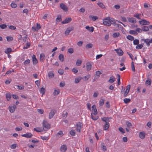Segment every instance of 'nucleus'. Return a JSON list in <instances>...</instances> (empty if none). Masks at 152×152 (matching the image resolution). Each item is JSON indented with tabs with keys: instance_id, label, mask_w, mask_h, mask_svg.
Masks as SVG:
<instances>
[{
	"instance_id": "nucleus-1",
	"label": "nucleus",
	"mask_w": 152,
	"mask_h": 152,
	"mask_svg": "<svg viewBox=\"0 0 152 152\" xmlns=\"http://www.w3.org/2000/svg\"><path fill=\"white\" fill-rule=\"evenodd\" d=\"M42 127L44 130L47 131L50 128V125L47 121L44 120L42 122Z\"/></svg>"
},
{
	"instance_id": "nucleus-2",
	"label": "nucleus",
	"mask_w": 152,
	"mask_h": 152,
	"mask_svg": "<svg viewBox=\"0 0 152 152\" xmlns=\"http://www.w3.org/2000/svg\"><path fill=\"white\" fill-rule=\"evenodd\" d=\"M111 21H112V20H111L110 18L107 17L104 19V20L103 22V23L105 25L109 26L112 24Z\"/></svg>"
},
{
	"instance_id": "nucleus-3",
	"label": "nucleus",
	"mask_w": 152,
	"mask_h": 152,
	"mask_svg": "<svg viewBox=\"0 0 152 152\" xmlns=\"http://www.w3.org/2000/svg\"><path fill=\"white\" fill-rule=\"evenodd\" d=\"M140 24L141 25H148L150 24V22L145 19H142L139 21Z\"/></svg>"
},
{
	"instance_id": "nucleus-4",
	"label": "nucleus",
	"mask_w": 152,
	"mask_h": 152,
	"mask_svg": "<svg viewBox=\"0 0 152 152\" xmlns=\"http://www.w3.org/2000/svg\"><path fill=\"white\" fill-rule=\"evenodd\" d=\"M56 110L55 109L52 110L49 114V118L50 119L53 116L55 113H56Z\"/></svg>"
},
{
	"instance_id": "nucleus-5",
	"label": "nucleus",
	"mask_w": 152,
	"mask_h": 152,
	"mask_svg": "<svg viewBox=\"0 0 152 152\" xmlns=\"http://www.w3.org/2000/svg\"><path fill=\"white\" fill-rule=\"evenodd\" d=\"M72 20V19L70 17H67L64 20H63L62 22V23L65 24L70 23Z\"/></svg>"
},
{
	"instance_id": "nucleus-6",
	"label": "nucleus",
	"mask_w": 152,
	"mask_h": 152,
	"mask_svg": "<svg viewBox=\"0 0 152 152\" xmlns=\"http://www.w3.org/2000/svg\"><path fill=\"white\" fill-rule=\"evenodd\" d=\"M74 28L73 27H70L67 28L65 32V34L66 35H68L69 34L70 32L74 30Z\"/></svg>"
},
{
	"instance_id": "nucleus-7",
	"label": "nucleus",
	"mask_w": 152,
	"mask_h": 152,
	"mask_svg": "<svg viewBox=\"0 0 152 152\" xmlns=\"http://www.w3.org/2000/svg\"><path fill=\"white\" fill-rule=\"evenodd\" d=\"M83 126V124L79 122L76 125V130L77 132H80V129Z\"/></svg>"
},
{
	"instance_id": "nucleus-8",
	"label": "nucleus",
	"mask_w": 152,
	"mask_h": 152,
	"mask_svg": "<svg viewBox=\"0 0 152 152\" xmlns=\"http://www.w3.org/2000/svg\"><path fill=\"white\" fill-rule=\"evenodd\" d=\"M60 7L65 12H67L68 10V7L65 4L61 3L60 4Z\"/></svg>"
},
{
	"instance_id": "nucleus-9",
	"label": "nucleus",
	"mask_w": 152,
	"mask_h": 152,
	"mask_svg": "<svg viewBox=\"0 0 152 152\" xmlns=\"http://www.w3.org/2000/svg\"><path fill=\"white\" fill-rule=\"evenodd\" d=\"M16 108V106L14 104L12 106H9V109L11 113H13L15 111Z\"/></svg>"
},
{
	"instance_id": "nucleus-10",
	"label": "nucleus",
	"mask_w": 152,
	"mask_h": 152,
	"mask_svg": "<svg viewBox=\"0 0 152 152\" xmlns=\"http://www.w3.org/2000/svg\"><path fill=\"white\" fill-rule=\"evenodd\" d=\"M127 19L128 21L130 23H135L136 22V20L134 18L129 17L127 18Z\"/></svg>"
},
{
	"instance_id": "nucleus-11",
	"label": "nucleus",
	"mask_w": 152,
	"mask_h": 152,
	"mask_svg": "<svg viewBox=\"0 0 152 152\" xmlns=\"http://www.w3.org/2000/svg\"><path fill=\"white\" fill-rule=\"evenodd\" d=\"M67 149V147L66 145H62L60 148V151L61 152H65Z\"/></svg>"
},
{
	"instance_id": "nucleus-12",
	"label": "nucleus",
	"mask_w": 152,
	"mask_h": 152,
	"mask_svg": "<svg viewBox=\"0 0 152 152\" xmlns=\"http://www.w3.org/2000/svg\"><path fill=\"white\" fill-rule=\"evenodd\" d=\"M92 111H93L94 112V113H93V114L95 115H96L97 114V109L96 108V107L95 105H93L92 107Z\"/></svg>"
},
{
	"instance_id": "nucleus-13",
	"label": "nucleus",
	"mask_w": 152,
	"mask_h": 152,
	"mask_svg": "<svg viewBox=\"0 0 152 152\" xmlns=\"http://www.w3.org/2000/svg\"><path fill=\"white\" fill-rule=\"evenodd\" d=\"M115 50L116 51L118 55L119 56H121L123 54V52L122 50L120 49H115Z\"/></svg>"
},
{
	"instance_id": "nucleus-14",
	"label": "nucleus",
	"mask_w": 152,
	"mask_h": 152,
	"mask_svg": "<svg viewBox=\"0 0 152 152\" xmlns=\"http://www.w3.org/2000/svg\"><path fill=\"white\" fill-rule=\"evenodd\" d=\"M21 136L23 137H25L27 138H29L31 137L32 136V135L30 133H28L22 135Z\"/></svg>"
},
{
	"instance_id": "nucleus-15",
	"label": "nucleus",
	"mask_w": 152,
	"mask_h": 152,
	"mask_svg": "<svg viewBox=\"0 0 152 152\" xmlns=\"http://www.w3.org/2000/svg\"><path fill=\"white\" fill-rule=\"evenodd\" d=\"M32 61L34 64H36L38 62L36 58V56L34 54L32 56Z\"/></svg>"
},
{
	"instance_id": "nucleus-16",
	"label": "nucleus",
	"mask_w": 152,
	"mask_h": 152,
	"mask_svg": "<svg viewBox=\"0 0 152 152\" xmlns=\"http://www.w3.org/2000/svg\"><path fill=\"white\" fill-rule=\"evenodd\" d=\"M40 60L41 62H43L44 60L45 59V56L44 53L40 54L39 57Z\"/></svg>"
},
{
	"instance_id": "nucleus-17",
	"label": "nucleus",
	"mask_w": 152,
	"mask_h": 152,
	"mask_svg": "<svg viewBox=\"0 0 152 152\" xmlns=\"http://www.w3.org/2000/svg\"><path fill=\"white\" fill-rule=\"evenodd\" d=\"M86 28L88 30L91 32H92L94 31V28L93 27H89L88 26H87L86 27Z\"/></svg>"
},
{
	"instance_id": "nucleus-18",
	"label": "nucleus",
	"mask_w": 152,
	"mask_h": 152,
	"mask_svg": "<svg viewBox=\"0 0 152 152\" xmlns=\"http://www.w3.org/2000/svg\"><path fill=\"white\" fill-rule=\"evenodd\" d=\"M101 120L103 121H104L106 123H108V122L110 121L109 119H108V118L106 117H104L103 118H101Z\"/></svg>"
},
{
	"instance_id": "nucleus-19",
	"label": "nucleus",
	"mask_w": 152,
	"mask_h": 152,
	"mask_svg": "<svg viewBox=\"0 0 152 152\" xmlns=\"http://www.w3.org/2000/svg\"><path fill=\"white\" fill-rule=\"evenodd\" d=\"M64 135V134L62 131H59L56 134V136L57 137H62Z\"/></svg>"
},
{
	"instance_id": "nucleus-20",
	"label": "nucleus",
	"mask_w": 152,
	"mask_h": 152,
	"mask_svg": "<svg viewBox=\"0 0 152 152\" xmlns=\"http://www.w3.org/2000/svg\"><path fill=\"white\" fill-rule=\"evenodd\" d=\"M144 41V42L146 43V44L148 46H149L150 45V43L149 42V39H142L141 41Z\"/></svg>"
},
{
	"instance_id": "nucleus-21",
	"label": "nucleus",
	"mask_w": 152,
	"mask_h": 152,
	"mask_svg": "<svg viewBox=\"0 0 152 152\" xmlns=\"http://www.w3.org/2000/svg\"><path fill=\"white\" fill-rule=\"evenodd\" d=\"M91 68V64L89 63H88L86 64V69L87 71H90Z\"/></svg>"
},
{
	"instance_id": "nucleus-22",
	"label": "nucleus",
	"mask_w": 152,
	"mask_h": 152,
	"mask_svg": "<svg viewBox=\"0 0 152 152\" xmlns=\"http://www.w3.org/2000/svg\"><path fill=\"white\" fill-rule=\"evenodd\" d=\"M115 78L113 76H112L110 77L108 82L110 83H113L115 80Z\"/></svg>"
},
{
	"instance_id": "nucleus-23",
	"label": "nucleus",
	"mask_w": 152,
	"mask_h": 152,
	"mask_svg": "<svg viewBox=\"0 0 152 152\" xmlns=\"http://www.w3.org/2000/svg\"><path fill=\"white\" fill-rule=\"evenodd\" d=\"M59 60L61 62H63L64 61V56L62 54H60L58 56Z\"/></svg>"
},
{
	"instance_id": "nucleus-24",
	"label": "nucleus",
	"mask_w": 152,
	"mask_h": 152,
	"mask_svg": "<svg viewBox=\"0 0 152 152\" xmlns=\"http://www.w3.org/2000/svg\"><path fill=\"white\" fill-rule=\"evenodd\" d=\"M110 126V124L109 122L108 123H106L104 126V130H106L108 129Z\"/></svg>"
},
{
	"instance_id": "nucleus-25",
	"label": "nucleus",
	"mask_w": 152,
	"mask_h": 152,
	"mask_svg": "<svg viewBox=\"0 0 152 152\" xmlns=\"http://www.w3.org/2000/svg\"><path fill=\"white\" fill-rule=\"evenodd\" d=\"M133 16L138 19H140L141 17V15L140 14L137 13L134 15Z\"/></svg>"
},
{
	"instance_id": "nucleus-26",
	"label": "nucleus",
	"mask_w": 152,
	"mask_h": 152,
	"mask_svg": "<svg viewBox=\"0 0 152 152\" xmlns=\"http://www.w3.org/2000/svg\"><path fill=\"white\" fill-rule=\"evenodd\" d=\"M145 136V134L142 132H140V133L139 136L140 138L142 139H144Z\"/></svg>"
},
{
	"instance_id": "nucleus-27",
	"label": "nucleus",
	"mask_w": 152,
	"mask_h": 152,
	"mask_svg": "<svg viewBox=\"0 0 152 152\" xmlns=\"http://www.w3.org/2000/svg\"><path fill=\"white\" fill-rule=\"evenodd\" d=\"M149 30V28L147 26H143L142 28V30L144 31H148Z\"/></svg>"
},
{
	"instance_id": "nucleus-28",
	"label": "nucleus",
	"mask_w": 152,
	"mask_h": 152,
	"mask_svg": "<svg viewBox=\"0 0 152 152\" xmlns=\"http://www.w3.org/2000/svg\"><path fill=\"white\" fill-rule=\"evenodd\" d=\"M6 99L8 101H9L11 98V95L9 93H6Z\"/></svg>"
},
{
	"instance_id": "nucleus-29",
	"label": "nucleus",
	"mask_w": 152,
	"mask_h": 152,
	"mask_svg": "<svg viewBox=\"0 0 152 152\" xmlns=\"http://www.w3.org/2000/svg\"><path fill=\"white\" fill-rule=\"evenodd\" d=\"M104 100L101 99L99 102V104L100 106H102L103 105L104 103Z\"/></svg>"
},
{
	"instance_id": "nucleus-30",
	"label": "nucleus",
	"mask_w": 152,
	"mask_h": 152,
	"mask_svg": "<svg viewBox=\"0 0 152 152\" xmlns=\"http://www.w3.org/2000/svg\"><path fill=\"white\" fill-rule=\"evenodd\" d=\"M129 33L130 34H135L137 35L138 34V33L137 32H136V30H131L129 31Z\"/></svg>"
},
{
	"instance_id": "nucleus-31",
	"label": "nucleus",
	"mask_w": 152,
	"mask_h": 152,
	"mask_svg": "<svg viewBox=\"0 0 152 152\" xmlns=\"http://www.w3.org/2000/svg\"><path fill=\"white\" fill-rule=\"evenodd\" d=\"M143 44L144 43H143L142 44H141L139 45L138 44L136 46V48L137 49H141L143 47Z\"/></svg>"
},
{
	"instance_id": "nucleus-32",
	"label": "nucleus",
	"mask_w": 152,
	"mask_h": 152,
	"mask_svg": "<svg viewBox=\"0 0 152 152\" xmlns=\"http://www.w3.org/2000/svg\"><path fill=\"white\" fill-rule=\"evenodd\" d=\"M48 76L49 78H52L54 76V74L53 72H50L48 73Z\"/></svg>"
},
{
	"instance_id": "nucleus-33",
	"label": "nucleus",
	"mask_w": 152,
	"mask_h": 152,
	"mask_svg": "<svg viewBox=\"0 0 152 152\" xmlns=\"http://www.w3.org/2000/svg\"><path fill=\"white\" fill-rule=\"evenodd\" d=\"M89 18H91L93 21H95L96 20L98 19V17L97 16H92L91 15L89 16Z\"/></svg>"
},
{
	"instance_id": "nucleus-34",
	"label": "nucleus",
	"mask_w": 152,
	"mask_h": 152,
	"mask_svg": "<svg viewBox=\"0 0 152 152\" xmlns=\"http://www.w3.org/2000/svg\"><path fill=\"white\" fill-rule=\"evenodd\" d=\"M34 130L38 132H41L42 131L40 128L37 127L34 129Z\"/></svg>"
},
{
	"instance_id": "nucleus-35",
	"label": "nucleus",
	"mask_w": 152,
	"mask_h": 152,
	"mask_svg": "<svg viewBox=\"0 0 152 152\" xmlns=\"http://www.w3.org/2000/svg\"><path fill=\"white\" fill-rule=\"evenodd\" d=\"M126 38L128 39L131 41L134 40V37L131 35H128L127 36Z\"/></svg>"
},
{
	"instance_id": "nucleus-36",
	"label": "nucleus",
	"mask_w": 152,
	"mask_h": 152,
	"mask_svg": "<svg viewBox=\"0 0 152 152\" xmlns=\"http://www.w3.org/2000/svg\"><path fill=\"white\" fill-rule=\"evenodd\" d=\"M82 61L81 60L77 59L76 63V65L78 66H80L82 64Z\"/></svg>"
},
{
	"instance_id": "nucleus-37",
	"label": "nucleus",
	"mask_w": 152,
	"mask_h": 152,
	"mask_svg": "<svg viewBox=\"0 0 152 152\" xmlns=\"http://www.w3.org/2000/svg\"><path fill=\"white\" fill-rule=\"evenodd\" d=\"M124 102L126 104H127L131 101V99H130L125 98L124 99Z\"/></svg>"
},
{
	"instance_id": "nucleus-38",
	"label": "nucleus",
	"mask_w": 152,
	"mask_h": 152,
	"mask_svg": "<svg viewBox=\"0 0 152 152\" xmlns=\"http://www.w3.org/2000/svg\"><path fill=\"white\" fill-rule=\"evenodd\" d=\"M97 4L99 6V7L102 8H105V6L101 2H99L97 3Z\"/></svg>"
},
{
	"instance_id": "nucleus-39",
	"label": "nucleus",
	"mask_w": 152,
	"mask_h": 152,
	"mask_svg": "<svg viewBox=\"0 0 152 152\" xmlns=\"http://www.w3.org/2000/svg\"><path fill=\"white\" fill-rule=\"evenodd\" d=\"M12 50L10 48H7L6 50L5 51V52L7 53H9L12 52Z\"/></svg>"
},
{
	"instance_id": "nucleus-40",
	"label": "nucleus",
	"mask_w": 152,
	"mask_h": 152,
	"mask_svg": "<svg viewBox=\"0 0 152 152\" xmlns=\"http://www.w3.org/2000/svg\"><path fill=\"white\" fill-rule=\"evenodd\" d=\"M15 86L19 90H22L24 89V86H23L15 85Z\"/></svg>"
},
{
	"instance_id": "nucleus-41",
	"label": "nucleus",
	"mask_w": 152,
	"mask_h": 152,
	"mask_svg": "<svg viewBox=\"0 0 152 152\" xmlns=\"http://www.w3.org/2000/svg\"><path fill=\"white\" fill-rule=\"evenodd\" d=\"M131 67L132 71L133 72H135V69L134 65V64L133 61H132L131 63Z\"/></svg>"
},
{
	"instance_id": "nucleus-42",
	"label": "nucleus",
	"mask_w": 152,
	"mask_h": 152,
	"mask_svg": "<svg viewBox=\"0 0 152 152\" xmlns=\"http://www.w3.org/2000/svg\"><path fill=\"white\" fill-rule=\"evenodd\" d=\"M92 46L93 45L92 44L89 43L86 45V48L88 49L92 48Z\"/></svg>"
},
{
	"instance_id": "nucleus-43",
	"label": "nucleus",
	"mask_w": 152,
	"mask_h": 152,
	"mask_svg": "<svg viewBox=\"0 0 152 152\" xmlns=\"http://www.w3.org/2000/svg\"><path fill=\"white\" fill-rule=\"evenodd\" d=\"M120 35L119 33H114L113 35V37L114 38H116L118 37Z\"/></svg>"
},
{
	"instance_id": "nucleus-44",
	"label": "nucleus",
	"mask_w": 152,
	"mask_h": 152,
	"mask_svg": "<svg viewBox=\"0 0 152 152\" xmlns=\"http://www.w3.org/2000/svg\"><path fill=\"white\" fill-rule=\"evenodd\" d=\"M45 89L43 87H42L41 88L40 91L41 93L42 94V95H43L45 93Z\"/></svg>"
},
{
	"instance_id": "nucleus-45",
	"label": "nucleus",
	"mask_w": 152,
	"mask_h": 152,
	"mask_svg": "<svg viewBox=\"0 0 152 152\" xmlns=\"http://www.w3.org/2000/svg\"><path fill=\"white\" fill-rule=\"evenodd\" d=\"M61 20L62 19L61 15L58 16L56 19V21L58 22H60Z\"/></svg>"
},
{
	"instance_id": "nucleus-46",
	"label": "nucleus",
	"mask_w": 152,
	"mask_h": 152,
	"mask_svg": "<svg viewBox=\"0 0 152 152\" xmlns=\"http://www.w3.org/2000/svg\"><path fill=\"white\" fill-rule=\"evenodd\" d=\"M133 44L134 45H138L139 43V40L137 39L133 40Z\"/></svg>"
},
{
	"instance_id": "nucleus-47",
	"label": "nucleus",
	"mask_w": 152,
	"mask_h": 152,
	"mask_svg": "<svg viewBox=\"0 0 152 152\" xmlns=\"http://www.w3.org/2000/svg\"><path fill=\"white\" fill-rule=\"evenodd\" d=\"M118 130L122 134H124L125 133V131L124 129L121 127H119L118 128Z\"/></svg>"
},
{
	"instance_id": "nucleus-48",
	"label": "nucleus",
	"mask_w": 152,
	"mask_h": 152,
	"mask_svg": "<svg viewBox=\"0 0 152 152\" xmlns=\"http://www.w3.org/2000/svg\"><path fill=\"white\" fill-rule=\"evenodd\" d=\"M7 40L8 41H12L13 40V38L12 37L7 36L6 37Z\"/></svg>"
},
{
	"instance_id": "nucleus-49",
	"label": "nucleus",
	"mask_w": 152,
	"mask_h": 152,
	"mask_svg": "<svg viewBox=\"0 0 152 152\" xmlns=\"http://www.w3.org/2000/svg\"><path fill=\"white\" fill-rule=\"evenodd\" d=\"M30 62V60L28 59L26 60L24 62V65H26L29 64Z\"/></svg>"
},
{
	"instance_id": "nucleus-50",
	"label": "nucleus",
	"mask_w": 152,
	"mask_h": 152,
	"mask_svg": "<svg viewBox=\"0 0 152 152\" xmlns=\"http://www.w3.org/2000/svg\"><path fill=\"white\" fill-rule=\"evenodd\" d=\"M74 52V50L72 48H69L68 50V52L72 54Z\"/></svg>"
},
{
	"instance_id": "nucleus-51",
	"label": "nucleus",
	"mask_w": 152,
	"mask_h": 152,
	"mask_svg": "<svg viewBox=\"0 0 152 152\" xmlns=\"http://www.w3.org/2000/svg\"><path fill=\"white\" fill-rule=\"evenodd\" d=\"M145 84L146 85H150L151 84V79L149 80H146L145 81Z\"/></svg>"
},
{
	"instance_id": "nucleus-52",
	"label": "nucleus",
	"mask_w": 152,
	"mask_h": 152,
	"mask_svg": "<svg viewBox=\"0 0 152 152\" xmlns=\"http://www.w3.org/2000/svg\"><path fill=\"white\" fill-rule=\"evenodd\" d=\"M126 124L127 126V127L129 128L131 127L132 126L131 123L129 122L128 121H126Z\"/></svg>"
},
{
	"instance_id": "nucleus-53",
	"label": "nucleus",
	"mask_w": 152,
	"mask_h": 152,
	"mask_svg": "<svg viewBox=\"0 0 152 152\" xmlns=\"http://www.w3.org/2000/svg\"><path fill=\"white\" fill-rule=\"evenodd\" d=\"M70 134L73 136H74L75 134V133L74 130H72L69 132Z\"/></svg>"
},
{
	"instance_id": "nucleus-54",
	"label": "nucleus",
	"mask_w": 152,
	"mask_h": 152,
	"mask_svg": "<svg viewBox=\"0 0 152 152\" xmlns=\"http://www.w3.org/2000/svg\"><path fill=\"white\" fill-rule=\"evenodd\" d=\"M59 92L60 91L59 90H55L53 92V94L55 95H57L59 94Z\"/></svg>"
},
{
	"instance_id": "nucleus-55",
	"label": "nucleus",
	"mask_w": 152,
	"mask_h": 152,
	"mask_svg": "<svg viewBox=\"0 0 152 152\" xmlns=\"http://www.w3.org/2000/svg\"><path fill=\"white\" fill-rule=\"evenodd\" d=\"M104 143H102V149L104 151H105L107 150V148L106 146L104 145Z\"/></svg>"
},
{
	"instance_id": "nucleus-56",
	"label": "nucleus",
	"mask_w": 152,
	"mask_h": 152,
	"mask_svg": "<svg viewBox=\"0 0 152 152\" xmlns=\"http://www.w3.org/2000/svg\"><path fill=\"white\" fill-rule=\"evenodd\" d=\"M11 6L13 8H15L17 7V5L15 3H12L11 4Z\"/></svg>"
},
{
	"instance_id": "nucleus-57",
	"label": "nucleus",
	"mask_w": 152,
	"mask_h": 152,
	"mask_svg": "<svg viewBox=\"0 0 152 152\" xmlns=\"http://www.w3.org/2000/svg\"><path fill=\"white\" fill-rule=\"evenodd\" d=\"M7 27V25L4 24H1L0 25V27L2 29H5Z\"/></svg>"
},
{
	"instance_id": "nucleus-58",
	"label": "nucleus",
	"mask_w": 152,
	"mask_h": 152,
	"mask_svg": "<svg viewBox=\"0 0 152 152\" xmlns=\"http://www.w3.org/2000/svg\"><path fill=\"white\" fill-rule=\"evenodd\" d=\"M81 78H76L75 79V81L76 83H78L81 80Z\"/></svg>"
},
{
	"instance_id": "nucleus-59",
	"label": "nucleus",
	"mask_w": 152,
	"mask_h": 152,
	"mask_svg": "<svg viewBox=\"0 0 152 152\" xmlns=\"http://www.w3.org/2000/svg\"><path fill=\"white\" fill-rule=\"evenodd\" d=\"M58 72L60 75H62L64 73V71L61 69H59L58 70Z\"/></svg>"
},
{
	"instance_id": "nucleus-60",
	"label": "nucleus",
	"mask_w": 152,
	"mask_h": 152,
	"mask_svg": "<svg viewBox=\"0 0 152 152\" xmlns=\"http://www.w3.org/2000/svg\"><path fill=\"white\" fill-rule=\"evenodd\" d=\"M30 46V44L29 43H28V42H27V43H26V47L24 46L23 47V49H27L28 48H29V47Z\"/></svg>"
},
{
	"instance_id": "nucleus-61",
	"label": "nucleus",
	"mask_w": 152,
	"mask_h": 152,
	"mask_svg": "<svg viewBox=\"0 0 152 152\" xmlns=\"http://www.w3.org/2000/svg\"><path fill=\"white\" fill-rule=\"evenodd\" d=\"M8 27L10 29L12 30H15L16 28L15 26L12 25L8 26Z\"/></svg>"
},
{
	"instance_id": "nucleus-62",
	"label": "nucleus",
	"mask_w": 152,
	"mask_h": 152,
	"mask_svg": "<svg viewBox=\"0 0 152 152\" xmlns=\"http://www.w3.org/2000/svg\"><path fill=\"white\" fill-rule=\"evenodd\" d=\"M37 111L40 114H42L44 113V110L43 109H38Z\"/></svg>"
},
{
	"instance_id": "nucleus-63",
	"label": "nucleus",
	"mask_w": 152,
	"mask_h": 152,
	"mask_svg": "<svg viewBox=\"0 0 152 152\" xmlns=\"http://www.w3.org/2000/svg\"><path fill=\"white\" fill-rule=\"evenodd\" d=\"M83 43V42L82 41H80L77 42V45L81 47L82 46Z\"/></svg>"
},
{
	"instance_id": "nucleus-64",
	"label": "nucleus",
	"mask_w": 152,
	"mask_h": 152,
	"mask_svg": "<svg viewBox=\"0 0 152 152\" xmlns=\"http://www.w3.org/2000/svg\"><path fill=\"white\" fill-rule=\"evenodd\" d=\"M126 59V57H122L121 60L120 62L121 63H123L125 61Z\"/></svg>"
}]
</instances>
